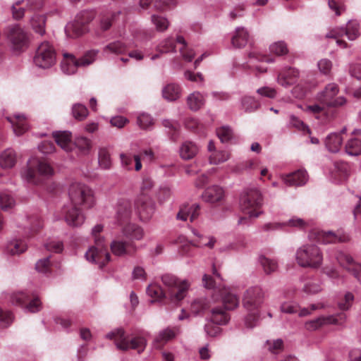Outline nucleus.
I'll list each match as a JSON object with an SVG mask.
<instances>
[{"mask_svg":"<svg viewBox=\"0 0 361 361\" xmlns=\"http://www.w3.org/2000/svg\"><path fill=\"white\" fill-rule=\"evenodd\" d=\"M15 205L14 199L6 192L0 193V207L3 210L11 209Z\"/></svg>","mask_w":361,"mask_h":361,"instance_id":"obj_55","label":"nucleus"},{"mask_svg":"<svg viewBox=\"0 0 361 361\" xmlns=\"http://www.w3.org/2000/svg\"><path fill=\"white\" fill-rule=\"evenodd\" d=\"M16 162V152L11 149H8L0 155V166L4 169L12 168Z\"/></svg>","mask_w":361,"mask_h":361,"instance_id":"obj_35","label":"nucleus"},{"mask_svg":"<svg viewBox=\"0 0 361 361\" xmlns=\"http://www.w3.org/2000/svg\"><path fill=\"white\" fill-rule=\"evenodd\" d=\"M147 293L155 300H160L165 297V293L161 287L156 283L150 284L147 288Z\"/></svg>","mask_w":361,"mask_h":361,"instance_id":"obj_53","label":"nucleus"},{"mask_svg":"<svg viewBox=\"0 0 361 361\" xmlns=\"http://www.w3.org/2000/svg\"><path fill=\"white\" fill-rule=\"evenodd\" d=\"M346 131V128H344L340 133H332L330 134L326 140V146L328 149L331 152H337L339 151L343 138L341 137V134L345 133Z\"/></svg>","mask_w":361,"mask_h":361,"instance_id":"obj_29","label":"nucleus"},{"mask_svg":"<svg viewBox=\"0 0 361 361\" xmlns=\"http://www.w3.org/2000/svg\"><path fill=\"white\" fill-rule=\"evenodd\" d=\"M338 92L339 88L337 84L329 83L326 85L323 91L317 94V99L326 106H341L346 103V99L343 97H335Z\"/></svg>","mask_w":361,"mask_h":361,"instance_id":"obj_11","label":"nucleus"},{"mask_svg":"<svg viewBox=\"0 0 361 361\" xmlns=\"http://www.w3.org/2000/svg\"><path fill=\"white\" fill-rule=\"evenodd\" d=\"M345 319V314H339L337 316L320 317L316 319L308 321L305 326L307 330L314 331L327 324H341Z\"/></svg>","mask_w":361,"mask_h":361,"instance_id":"obj_16","label":"nucleus"},{"mask_svg":"<svg viewBox=\"0 0 361 361\" xmlns=\"http://www.w3.org/2000/svg\"><path fill=\"white\" fill-rule=\"evenodd\" d=\"M211 307L209 302L205 298L195 300L191 304V310L194 313H200Z\"/></svg>","mask_w":361,"mask_h":361,"instance_id":"obj_51","label":"nucleus"},{"mask_svg":"<svg viewBox=\"0 0 361 361\" xmlns=\"http://www.w3.org/2000/svg\"><path fill=\"white\" fill-rule=\"evenodd\" d=\"M54 174V169L45 160L37 158L30 159L22 176L28 183L41 185Z\"/></svg>","mask_w":361,"mask_h":361,"instance_id":"obj_5","label":"nucleus"},{"mask_svg":"<svg viewBox=\"0 0 361 361\" xmlns=\"http://www.w3.org/2000/svg\"><path fill=\"white\" fill-rule=\"evenodd\" d=\"M11 301L13 304L25 307L29 312L33 313L39 311L41 307V302L38 298H31L28 293L23 291L13 293L11 295Z\"/></svg>","mask_w":361,"mask_h":361,"instance_id":"obj_14","label":"nucleus"},{"mask_svg":"<svg viewBox=\"0 0 361 361\" xmlns=\"http://www.w3.org/2000/svg\"><path fill=\"white\" fill-rule=\"evenodd\" d=\"M336 260L341 267L352 272L356 278L361 276V264L355 263L351 256L339 252L336 255Z\"/></svg>","mask_w":361,"mask_h":361,"instance_id":"obj_19","label":"nucleus"},{"mask_svg":"<svg viewBox=\"0 0 361 361\" xmlns=\"http://www.w3.org/2000/svg\"><path fill=\"white\" fill-rule=\"evenodd\" d=\"M263 199L257 189L250 188L245 190L240 196V207L245 215L238 220L239 224H248L251 218H257L262 213Z\"/></svg>","mask_w":361,"mask_h":361,"instance_id":"obj_3","label":"nucleus"},{"mask_svg":"<svg viewBox=\"0 0 361 361\" xmlns=\"http://www.w3.org/2000/svg\"><path fill=\"white\" fill-rule=\"evenodd\" d=\"M75 144L83 154H87L92 146L91 140L85 137H79L76 138Z\"/></svg>","mask_w":361,"mask_h":361,"instance_id":"obj_59","label":"nucleus"},{"mask_svg":"<svg viewBox=\"0 0 361 361\" xmlns=\"http://www.w3.org/2000/svg\"><path fill=\"white\" fill-rule=\"evenodd\" d=\"M88 114V109L85 105L79 103L73 105L72 115L77 121H84L87 117Z\"/></svg>","mask_w":361,"mask_h":361,"instance_id":"obj_43","label":"nucleus"},{"mask_svg":"<svg viewBox=\"0 0 361 361\" xmlns=\"http://www.w3.org/2000/svg\"><path fill=\"white\" fill-rule=\"evenodd\" d=\"M106 337L114 340L116 347L121 350L133 349L140 353L145 350L147 345L146 339L143 336H135L129 338L122 329H118L108 334Z\"/></svg>","mask_w":361,"mask_h":361,"instance_id":"obj_6","label":"nucleus"},{"mask_svg":"<svg viewBox=\"0 0 361 361\" xmlns=\"http://www.w3.org/2000/svg\"><path fill=\"white\" fill-rule=\"evenodd\" d=\"M29 226H27L28 230L27 237H32L37 233L42 228V222L37 216H33L29 218Z\"/></svg>","mask_w":361,"mask_h":361,"instance_id":"obj_42","label":"nucleus"},{"mask_svg":"<svg viewBox=\"0 0 361 361\" xmlns=\"http://www.w3.org/2000/svg\"><path fill=\"white\" fill-rule=\"evenodd\" d=\"M112 252L118 256L131 255L136 252V245L133 241L114 240L111 244Z\"/></svg>","mask_w":361,"mask_h":361,"instance_id":"obj_22","label":"nucleus"},{"mask_svg":"<svg viewBox=\"0 0 361 361\" xmlns=\"http://www.w3.org/2000/svg\"><path fill=\"white\" fill-rule=\"evenodd\" d=\"M346 35L350 40L355 39L359 35V26L355 21H349L345 28L339 27L331 30L326 37L337 38Z\"/></svg>","mask_w":361,"mask_h":361,"instance_id":"obj_18","label":"nucleus"},{"mask_svg":"<svg viewBox=\"0 0 361 361\" xmlns=\"http://www.w3.org/2000/svg\"><path fill=\"white\" fill-rule=\"evenodd\" d=\"M214 302H219L221 306L217 305L212 310V322L218 325H224L230 319L226 310H232L239 305L238 297L228 288L214 290L212 295Z\"/></svg>","mask_w":361,"mask_h":361,"instance_id":"obj_2","label":"nucleus"},{"mask_svg":"<svg viewBox=\"0 0 361 361\" xmlns=\"http://www.w3.org/2000/svg\"><path fill=\"white\" fill-rule=\"evenodd\" d=\"M224 196V191L223 188L218 185L207 188L202 195L203 200L209 203L220 202Z\"/></svg>","mask_w":361,"mask_h":361,"instance_id":"obj_24","label":"nucleus"},{"mask_svg":"<svg viewBox=\"0 0 361 361\" xmlns=\"http://www.w3.org/2000/svg\"><path fill=\"white\" fill-rule=\"evenodd\" d=\"M53 137L59 146L65 151L71 149V133L68 131L55 132Z\"/></svg>","mask_w":361,"mask_h":361,"instance_id":"obj_30","label":"nucleus"},{"mask_svg":"<svg viewBox=\"0 0 361 361\" xmlns=\"http://www.w3.org/2000/svg\"><path fill=\"white\" fill-rule=\"evenodd\" d=\"M262 302L263 293L259 287L247 289L243 299V307L249 312L258 310Z\"/></svg>","mask_w":361,"mask_h":361,"instance_id":"obj_15","label":"nucleus"},{"mask_svg":"<svg viewBox=\"0 0 361 361\" xmlns=\"http://www.w3.org/2000/svg\"><path fill=\"white\" fill-rule=\"evenodd\" d=\"M163 125L164 127L168 128L169 129V134L170 136V139L176 142L178 137L179 134V125L170 120H164L163 121Z\"/></svg>","mask_w":361,"mask_h":361,"instance_id":"obj_49","label":"nucleus"},{"mask_svg":"<svg viewBox=\"0 0 361 361\" xmlns=\"http://www.w3.org/2000/svg\"><path fill=\"white\" fill-rule=\"evenodd\" d=\"M325 307V305L323 302H319L317 304H312L307 307L300 308L299 307L298 315L300 317H306L312 314V312L317 310H322Z\"/></svg>","mask_w":361,"mask_h":361,"instance_id":"obj_57","label":"nucleus"},{"mask_svg":"<svg viewBox=\"0 0 361 361\" xmlns=\"http://www.w3.org/2000/svg\"><path fill=\"white\" fill-rule=\"evenodd\" d=\"M176 243L180 244L179 252L184 255H186L190 248V245H193V243H197L195 241L188 242L185 236L180 235L178 237L176 240Z\"/></svg>","mask_w":361,"mask_h":361,"instance_id":"obj_56","label":"nucleus"},{"mask_svg":"<svg viewBox=\"0 0 361 361\" xmlns=\"http://www.w3.org/2000/svg\"><path fill=\"white\" fill-rule=\"evenodd\" d=\"M345 152L350 156H357L361 154V141L357 138L350 139L345 147Z\"/></svg>","mask_w":361,"mask_h":361,"instance_id":"obj_41","label":"nucleus"},{"mask_svg":"<svg viewBox=\"0 0 361 361\" xmlns=\"http://www.w3.org/2000/svg\"><path fill=\"white\" fill-rule=\"evenodd\" d=\"M243 108L246 112H252L259 107V102L254 97L245 96L241 101Z\"/></svg>","mask_w":361,"mask_h":361,"instance_id":"obj_47","label":"nucleus"},{"mask_svg":"<svg viewBox=\"0 0 361 361\" xmlns=\"http://www.w3.org/2000/svg\"><path fill=\"white\" fill-rule=\"evenodd\" d=\"M217 135L221 142H228L233 137V133L231 128L228 127H221L216 130Z\"/></svg>","mask_w":361,"mask_h":361,"instance_id":"obj_62","label":"nucleus"},{"mask_svg":"<svg viewBox=\"0 0 361 361\" xmlns=\"http://www.w3.org/2000/svg\"><path fill=\"white\" fill-rule=\"evenodd\" d=\"M270 52L277 56H282L288 53L287 44L283 41H279L271 44L269 47Z\"/></svg>","mask_w":361,"mask_h":361,"instance_id":"obj_45","label":"nucleus"},{"mask_svg":"<svg viewBox=\"0 0 361 361\" xmlns=\"http://www.w3.org/2000/svg\"><path fill=\"white\" fill-rule=\"evenodd\" d=\"M176 43L180 45L179 51L183 59L188 61H191L194 58L195 54L192 49L188 48L185 40L182 36H178L176 41L173 38L166 39L159 45L158 50L160 53L174 51Z\"/></svg>","mask_w":361,"mask_h":361,"instance_id":"obj_12","label":"nucleus"},{"mask_svg":"<svg viewBox=\"0 0 361 361\" xmlns=\"http://www.w3.org/2000/svg\"><path fill=\"white\" fill-rule=\"evenodd\" d=\"M161 280L168 288L170 298L173 302H180L186 296L190 286L187 280L180 281L176 276L169 274L163 275Z\"/></svg>","mask_w":361,"mask_h":361,"instance_id":"obj_8","label":"nucleus"},{"mask_svg":"<svg viewBox=\"0 0 361 361\" xmlns=\"http://www.w3.org/2000/svg\"><path fill=\"white\" fill-rule=\"evenodd\" d=\"M260 263L264 272L267 274H270L274 272L278 268L277 262L265 257H260Z\"/></svg>","mask_w":361,"mask_h":361,"instance_id":"obj_50","label":"nucleus"},{"mask_svg":"<svg viewBox=\"0 0 361 361\" xmlns=\"http://www.w3.org/2000/svg\"><path fill=\"white\" fill-rule=\"evenodd\" d=\"M61 70L67 75L74 74L78 67L81 66L78 59H77L73 54H64L63 59L61 61Z\"/></svg>","mask_w":361,"mask_h":361,"instance_id":"obj_25","label":"nucleus"},{"mask_svg":"<svg viewBox=\"0 0 361 361\" xmlns=\"http://www.w3.org/2000/svg\"><path fill=\"white\" fill-rule=\"evenodd\" d=\"M71 204L62 209V214L67 224L72 227L80 226L85 221V215L78 207L90 209L95 204L93 190L87 185L73 183L68 188Z\"/></svg>","mask_w":361,"mask_h":361,"instance_id":"obj_1","label":"nucleus"},{"mask_svg":"<svg viewBox=\"0 0 361 361\" xmlns=\"http://www.w3.org/2000/svg\"><path fill=\"white\" fill-rule=\"evenodd\" d=\"M200 207L199 204H193L191 207L183 206L180 208L179 212L176 214L178 220L186 221L190 216L191 222L194 221L200 214Z\"/></svg>","mask_w":361,"mask_h":361,"instance_id":"obj_26","label":"nucleus"},{"mask_svg":"<svg viewBox=\"0 0 361 361\" xmlns=\"http://www.w3.org/2000/svg\"><path fill=\"white\" fill-rule=\"evenodd\" d=\"M94 18V13L91 11H83L78 13L76 16V19L78 22L83 24L86 27L87 25L90 23Z\"/></svg>","mask_w":361,"mask_h":361,"instance_id":"obj_61","label":"nucleus"},{"mask_svg":"<svg viewBox=\"0 0 361 361\" xmlns=\"http://www.w3.org/2000/svg\"><path fill=\"white\" fill-rule=\"evenodd\" d=\"M46 17L43 15H35L31 19V26L33 30L43 35L45 33Z\"/></svg>","mask_w":361,"mask_h":361,"instance_id":"obj_40","label":"nucleus"},{"mask_svg":"<svg viewBox=\"0 0 361 361\" xmlns=\"http://www.w3.org/2000/svg\"><path fill=\"white\" fill-rule=\"evenodd\" d=\"M65 31L68 37L75 38L84 34L87 31V27L75 18L73 23L66 25Z\"/></svg>","mask_w":361,"mask_h":361,"instance_id":"obj_31","label":"nucleus"},{"mask_svg":"<svg viewBox=\"0 0 361 361\" xmlns=\"http://www.w3.org/2000/svg\"><path fill=\"white\" fill-rule=\"evenodd\" d=\"M176 0H155L154 7L158 11H164L176 6Z\"/></svg>","mask_w":361,"mask_h":361,"instance_id":"obj_58","label":"nucleus"},{"mask_svg":"<svg viewBox=\"0 0 361 361\" xmlns=\"http://www.w3.org/2000/svg\"><path fill=\"white\" fill-rule=\"evenodd\" d=\"M99 164L104 169H109L111 166L109 152L105 147L101 148L99 151Z\"/></svg>","mask_w":361,"mask_h":361,"instance_id":"obj_48","label":"nucleus"},{"mask_svg":"<svg viewBox=\"0 0 361 361\" xmlns=\"http://www.w3.org/2000/svg\"><path fill=\"white\" fill-rule=\"evenodd\" d=\"M248 41V33L243 27H238L232 37L231 42L233 47L241 48L246 45Z\"/></svg>","mask_w":361,"mask_h":361,"instance_id":"obj_36","label":"nucleus"},{"mask_svg":"<svg viewBox=\"0 0 361 361\" xmlns=\"http://www.w3.org/2000/svg\"><path fill=\"white\" fill-rule=\"evenodd\" d=\"M27 249V245L24 240L20 239H15L9 242L6 246V251L11 255H18Z\"/></svg>","mask_w":361,"mask_h":361,"instance_id":"obj_33","label":"nucleus"},{"mask_svg":"<svg viewBox=\"0 0 361 361\" xmlns=\"http://www.w3.org/2000/svg\"><path fill=\"white\" fill-rule=\"evenodd\" d=\"M204 103L203 95L199 92H195L188 97L187 104L192 111L199 110Z\"/></svg>","mask_w":361,"mask_h":361,"instance_id":"obj_38","label":"nucleus"},{"mask_svg":"<svg viewBox=\"0 0 361 361\" xmlns=\"http://www.w3.org/2000/svg\"><path fill=\"white\" fill-rule=\"evenodd\" d=\"M163 97L169 100L175 101L180 96V87L178 85L171 83L168 84L162 91Z\"/></svg>","mask_w":361,"mask_h":361,"instance_id":"obj_37","label":"nucleus"},{"mask_svg":"<svg viewBox=\"0 0 361 361\" xmlns=\"http://www.w3.org/2000/svg\"><path fill=\"white\" fill-rule=\"evenodd\" d=\"M310 238L324 244L335 243L337 242L345 243L350 240V236L341 231L336 234L331 231L326 232L317 229L311 231Z\"/></svg>","mask_w":361,"mask_h":361,"instance_id":"obj_13","label":"nucleus"},{"mask_svg":"<svg viewBox=\"0 0 361 361\" xmlns=\"http://www.w3.org/2000/svg\"><path fill=\"white\" fill-rule=\"evenodd\" d=\"M51 263L49 257L39 259L36 264V269L39 272L48 273L51 271Z\"/></svg>","mask_w":361,"mask_h":361,"instance_id":"obj_63","label":"nucleus"},{"mask_svg":"<svg viewBox=\"0 0 361 361\" xmlns=\"http://www.w3.org/2000/svg\"><path fill=\"white\" fill-rule=\"evenodd\" d=\"M350 172V168L348 163L336 161L334 164V169L332 171V177L338 181L345 180Z\"/></svg>","mask_w":361,"mask_h":361,"instance_id":"obj_28","label":"nucleus"},{"mask_svg":"<svg viewBox=\"0 0 361 361\" xmlns=\"http://www.w3.org/2000/svg\"><path fill=\"white\" fill-rule=\"evenodd\" d=\"M5 34L14 51L22 52L28 47V35L20 25L14 24L8 26Z\"/></svg>","mask_w":361,"mask_h":361,"instance_id":"obj_9","label":"nucleus"},{"mask_svg":"<svg viewBox=\"0 0 361 361\" xmlns=\"http://www.w3.org/2000/svg\"><path fill=\"white\" fill-rule=\"evenodd\" d=\"M123 233L127 238L135 240H140L144 235L142 228L135 224H128L123 228Z\"/></svg>","mask_w":361,"mask_h":361,"instance_id":"obj_34","label":"nucleus"},{"mask_svg":"<svg viewBox=\"0 0 361 361\" xmlns=\"http://www.w3.org/2000/svg\"><path fill=\"white\" fill-rule=\"evenodd\" d=\"M56 54L54 47L48 42H42L33 58L34 63L41 68H49L56 63Z\"/></svg>","mask_w":361,"mask_h":361,"instance_id":"obj_10","label":"nucleus"},{"mask_svg":"<svg viewBox=\"0 0 361 361\" xmlns=\"http://www.w3.org/2000/svg\"><path fill=\"white\" fill-rule=\"evenodd\" d=\"M198 147L192 142L185 141L180 147V156L182 159L188 160L192 159L197 153Z\"/></svg>","mask_w":361,"mask_h":361,"instance_id":"obj_32","label":"nucleus"},{"mask_svg":"<svg viewBox=\"0 0 361 361\" xmlns=\"http://www.w3.org/2000/svg\"><path fill=\"white\" fill-rule=\"evenodd\" d=\"M307 180V174L305 170H298L286 176L285 183L290 186H299L305 184Z\"/></svg>","mask_w":361,"mask_h":361,"instance_id":"obj_27","label":"nucleus"},{"mask_svg":"<svg viewBox=\"0 0 361 361\" xmlns=\"http://www.w3.org/2000/svg\"><path fill=\"white\" fill-rule=\"evenodd\" d=\"M175 336L176 334L173 330L171 329H166L161 331L155 338L154 344L157 348H161L166 343L173 338Z\"/></svg>","mask_w":361,"mask_h":361,"instance_id":"obj_39","label":"nucleus"},{"mask_svg":"<svg viewBox=\"0 0 361 361\" xmlns=\"http://www.w3.org/2000/svg\"><path fill=\"white\" fill-rule=\"evenodd\" d=\"M328 5L329 8L335 12L336 16H340L345 11V6L342 0H329Z\"/></svg>","mask_w":361,"mask_h":361,"instance_id":"obj_64","label":"nucleus"},{"mask_svg":"<svg viewBox=\"0 0 361 361\" xmlns=\"http://www.w3.org/2000/svg\"><path fill=\"white\" fill-rule=\"evenodd\" d=\"M137 210L142 221L149 220L155 211L154 202L148 197L142 196L136 202Z\"/></svg>","mask_w":361,"mask_h":361,"instance_id":"obj_17","label":"nucleus"},{"mask_svg":"<svg viewBox=\"0 0 361 361\" xmlns=\"http://www.w3.org/2000/svg\"><path fill=\"white\" fill-rule=\"evenodd\" d=\"M298 76V70L294 68H288L279 73L278 82L283 87H288L297 81Z\"/></svg>","mask_w":361,"mask_h":361,"instance_id":"obj_23","label":"nucleus"},{"mask_svg":"<svg viewBox=\"0 0 361 361\" xmlns=\"http://www.w3.org/2000/svg\"><path fill=\"white\" fill-rule=\"evenodd\" d=\"M230 157V154L226 151H217L213 152L209 156V161L212 164H219L227 161Z\"/></svg>","mask_w":361,"mask_h":361,"instance_id":"obj_54","label":"nucleus"},{"mask_svg":"<svg viewBox=\"0 0 361 361\" xmlns=\"http://www.w3.org/2000/svg\"><path fill=\"white\" fill-rule=\"evenodd\" d=\"M323 257L319 248L314 245H306L300 247L296 252V260L303 267H319Z\"/></svg>","mask_w":361,"mask_h":361,"instance_id":"obj_7","label":"nucleus"},{"mask_svg":"<svg viewBox=\"0 0 361 361\" xmlns=\"http://www.w3.org/2000/svg\"><path fill=\"white\" fill-rule=\"evenodd\" d=\"M103 228L102 224H97L92 228V235L94 239V245L91 247L85 254L87 260L98 264L99 268H103L111 258L105 240L100 235Z\"/></svg>","mask_w":361,"mask_h":361,"instance_id":"obj_4","label":"nucleus"},{"mask_svg":"<svg viewBox=\"0 0 361 361\" xmlns=\"http://www.w3.org/2000/svg\"><path fill=\"white\" fill-rule=\"evenodd\" d=\"M117 16L115 13H106L102 16L100 20V28L102 31L108 30L112 25L113 22Z\"/></svg>","mask_w":361,"mask_h":361,"instance_id":"obj_52","label":"nucleus"},{"mask_svg":"<svg viewBox=\"0 0 361 361\" xmlns=\"http://www.w3.org/2000/svg\"><path fill=\"white\" fill-rule=\"evenodd\" d=\"M6 120L11 124L14 133L18 136L24 134L29 129L28 121L24 114L8 116Z\"/></svg>","mask_w":361,"mask_h":361,"instance_id":"obj_20","label":"nucleus"},{"mask_svg":"<svg viewBox=\"0 0 361 361\" xmlns=\"http://www.w3.org/2000/svg\"><path fill=\"white\" fill-rule=\"evenodd\" d=\"M151 21L158 32L166 31L170 24L166 18L159 15H152L151 17Z\"/></svg>","mask_w":361,"mask_h":361,"instance_id":"obj_44","label":"nucleus"},{"mask_svg":"<svg viewBox=\"0 0 361 361\" xmlns=\"http://www.w3.org/2000/svg\"><path fill=\"white\" fill-rule=\"evenodd\" d=\"M132 214V204L128 200L122 199L118 202L116 220L120 225L127 224Z\"/></svg>","mask_w":361,"mask_h":361,"instance_id":"obj_21","label":"nucleus"},{"mask_svg":"<svg viewBox=\"0 0 361 361\" xmlns=\"http://www.w3.org/2000/svg\"><path fill=\"white\" fill-rule=\"evenodd\" d=\"M98 54L97 50H90L87 51L80 59H78L81 66H89L92 63Z\"/></svg>","mask_w":361,"mask_h":361,"instance_id":"obj_60","label":"nucleus"},{"mask_svg":"<svg viewBox=\"0 0 361 361\" xmlns=\"http://www.w3.org/2000/svg\"><path fill=\"white\" fill-rule=\"evenodd\" d=\"M127 50V47L121 41H116L106 45L104 51L116 54H121Z\"/></svg>","mask_w":361,"mask_h":361,"instance_id":"obj_46","label":"nucleus"}]
</instances>
